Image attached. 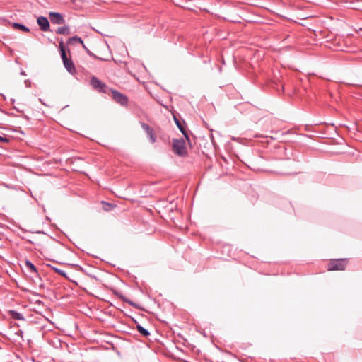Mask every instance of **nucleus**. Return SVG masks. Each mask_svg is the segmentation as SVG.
Here are the masks:
<instances>
[{
  "label": "nucleus",
  "instance_id": "1",
  "mask_svg": "<svg viewBox=\"0 0 362 362\" xmlns=\"http://www.w3.org/2000/svg\"><path fill=\"white\" fill-rule=\"evenodd\" d=\"M173 151L179 156H185L187 155L185 141L181 139H173Z\"/></svg>",
  "mask_w": 362,
  "mask_h": 362
},
{
  "label": "nucleus",
  "instance_id": "2",
  "mask_svg": "<svg viewBox=\"0 0 362 362\" xmlns=\"http://www.w3.org/2000/svg\"><path fill=\"white\" fill-rule=\"evenodd\" d=\"M90 84L92 87L97 90L98 91L103 93H107L110 91V88L106 86V84L101 81H100L97 77L92 76L90 81Z\"/></svg>",
  "mask_w": 362,
  "mask_h": 362
},
{
  "label": "nucleus",
  "instance_id": "3",
  "mask_svg": "<svg viewBox=\"0 0 362 362\" xmlns=\"http://www.w3.org/2000/svg\"><path fill=\"white\" fill-rule=\"evenodd\" d=\"M346 267V260L345 259H334L328 264V270H344Z\"/></svg>",
  "mask_w": 362,
  "mask_h": 362
},
{
  "label": "nucleus",
  "instance_id": "4",
  "mask_svg": "<svg viewBox=\"0 0 362 362\" xmlns=\"http://www.w3.org/2000/svg\"><path fill=\"white\" fill-rule=\"evenodd\" d=\"M110 91H111L112 97L115 102L123 106L127 105L128 98L125 95L113 89H110Z\"/></svg>",
  "mask_w": 362,
  "mask_h": 362
},
{
  "label": "nucleus",
  "instance_id": "5",
  "mask_svg": "<svg viewBox=\"0 0 362 362\" xmlns=\"http://www.w3.org/2000/svg\"><path fill=\"white\" fill-rule=\"evenodd\" d=\"M50 21L53 24H64L65 23V20L63 18L62 15L57 12H50L49 13Z\"/></svg>",
  "mask_w": 362,
  "mask_h": 362
},
{
  "label": "nucleus",
  "instance_id": "6",
  "mask_svg": "<svg viewBox=\"0 0 362 362\" xmlns=\"http://www.w3.org/2000/svg\"><path fill=\"white\" fill-rule=\"evenodd\" d=\"M141 127L146 132L148 136L149 137L151 143H155L156 140V136L153 134V129L147 124L146 123H141Z\"/></svg>",
  "mask_w": 362,
  "mask_h": 362
},
{
  "label": "nucleus",
  "instance_id": "7",
  "mask_svg": "<svg viewBox=\"0 0 362 362\" xmlns=\"http://www.w3.org/2000/svg\"><path fill=\"white\" fill-rule=\"evenodd\" d=\"M37 22L42 31H47L49 28V23L48 19L44 16L37 18Z\"/></svg>",
  "mask_w": 362,
  "mask_h": 362
},
{
  "label": "nucleus",
  "instance_id": "8",
  "mask_svg": "<svg viewBox=\"0 0 362 362\" xmlns=\"http://www.w3.org/2000/svg\"><path fill=\"white\" fill-rule=\"evenodd\" d=\"M64 66L70 74H74L76 72V68L74 64L71 59H66L63 62Z\"/></svg>",
  "mask_w": 362,
  "mask_h": 362
},
{
  "label": "nucleus",
  "instance_id": "9",
  "mask_svg": "<svg viewBox=\"0 0 362 362\" xmlns=\"http://www.w3.org/2000/svg\"><path fill=\"white\" fill-rule=\"evenodd\" d=\"M174 120H175V122L177 127H178L180 131L182 132V134L184 135L185 139L189 141V135H188L185 127L182 125V124L175 117H174Z\"/></svg>",
  "mask_w": 362,
  "mask_h": 362
},
{
  "label": "nucleus",
  "instance_id": "10",
  "mask_svg": "<svg viewBox=\"0 0 362 362\" xmlns=\"http://www.w3.org/2000/svg\"><path fill=\"white\" fill-rule=\"evenodd\" d=\"M25 267L28 272L35 274L37 273V269L36 267L30 260L26 259L25 261Z\"/></svg>",
  "mask_w": 362,
  "mask_h": 362
},
{
  "label": "nucleus",
  "instance_id": "11",
  "mask_svg": "<svg viewBox=\"0 0 362 362\" xmlns=\"http://www.w3.org/2000/svg\"><path fill=\"white\" fill-rule=\"evenodd\" d=\"M9 315L14 320H25V317H23V314H21L16 310H10Z\"/></svg>",
  "mask_w": 362,
  "mask_h": 362
},
{
  "label": "nucleus",
  "instance_id": "12",
  "mask_svg": "<svg viewBox=\"0 0 362 362\" xmlns=\"http://www.w3.org/2000/svg\"><path fill=\"white\" fill-rule=\"evenodd\" d=\"M12 27L14 28V29H17V30H21L23 32H25V33H28L30 32V29L26 27L25 25L20 23H12Z\"/></svg>",
  "mask_w": 362,
  "mask_h": 362
},
{
  "label": "nucleus",
  "instance_id": "13",
  "mask_svg": "<svg viewBox=\"0 0 362 362\" xmlns=\"http://www.w3.org/2000/svg\"><path fill=\"white\" fill-rule=\"evenodd\" d=\"M56 33L60 35H68L70 34V29L69 27L67 25L59 27L56 30Z\"/></svg>",
  "mask_w": 362,
  "mask_h": 362
},
{
  "label": "nucleus",
  "instance_id": "14",
  "mask_svg": "<svg viewBox=\"0 0 362 362\" xmlns=\"http://www.w3.org/2000/svg\"><path fill=\"white\" fill-rule=\"evenodd\" d=\"M69 43H74V42L80 43L83 45V48L88 51V49L83 44V41L82 40V39L81 37H79L78 36H74V37H70L69 39Z\"/></svg>",
  "mask_w": 362,
  "mask_h": 362
},
{
  "label": "nucleus",
  "instance_id": "15",
  "mask_svg": "<svg viewBox=\"0 0 362 362\" xmlns=\"http://www.w3.org/2000/svg\"><path fill=\"white\" fill-rule=\"evenodd\" d=\"M136 329L144 337H147L150 335L148 330L142 327L141 325H136Z\"/></svg>",
  "mask_w": 362,
  "mask_h": 362
},
{
  "label": "nucleus",
  "instance_id": "16",
  "mask_svg": "<svg viewBox=\"0 0 362 362\" xmlns=\"http://www.w3.org/2000/svg\"><path fill=\"white\" fill-rule=\"evenodd\" d=\"M59 48H60V54H61V57L62 59V61L64 62L66 59H68V57L66 56V51H65V49L64 47V45H63L62 42H61L59 43Z\"/></svg>",
  "mask_w": 362,
  "mask_h": 362
},
{
  "label": "nucleus",
  "instance_id": "17",
  "mask_svg": "<svg viewBox=\"0 0 362 362\" xmlns=\"http://www.w3.org/2000/svg\"><path fill=\"white\" fill-rule=\"evenodd\" d=\"M49 267H50L52 268V269H53L56 273L61 275L62 276H64V277L66 276V274L64 271H63L60 269H58L55 267L51 266V265H49Z\"/></svg>",
  "mask_w": 362,
  "mask_h": 362
},
{
  "label": "nucleus",
  "instance_id": "18",
  "mask_svg": "<svg viewBox=\"0 0 362 362\" xmlns=\"http://www.w3.org/2000/svg\"><path fill=\"white\" fill-rule=\"evenodd\" d=\"M0 141H4V142H8V139H7L6 137H3V136H0Z\"/></svg>",
  "mask_w": 362,
  "mask_h": 362
},
{
  "label": "nucleus",
  "instance_id": "19",
  "mask_svg": "<svg viewBox=\"0 0 362 362\" xmlns=\"http://www.w3.org/2000/svg\"><path fill=\"white\" fill-rule=\"evenodd\" d=\"M103 204H106L107 205H110L108 203H106L105 202H103Z\"/></svg>",
  "mask_w": 362,
  "mask_h": 362
}]
</instances>
